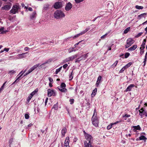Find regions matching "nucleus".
Instances as JSON below:
<instances>
[{
  "label": "nucleus",
  "instance_id": "1",
  "mask_svg": "<svg viewBox=\"0 0 147 147\" xmlns=\"http://www.w3.org/2000/svg\"><path fill=\"white\" fill-rule=\"evenodd\" d=\"M83 132L86 139L84 142V147H93L92 144L93 140L92 136L86 133L84 130Z\"/></svg>",
  "mask_w": 147,
  "mask_h": 147
},
{
  "label": "nucleus",
  "instance_id": "2",
  "mask_svg": "<svg viewBox=\"0 0 147 147\" xmlns=\"http://www.w3.org/2000/svg\"><path fill=\"white\" fill-rule=\"evenodd\" d=\"M54 16L57 19H60L65 16V15L64 12L61 10H56L54 13Z\"/></svg>",
  "mask_w": 147,
  "mask_h": 147
},
{
  "label": "nucleus",
  "instance_id": "3",
  "mask_svg": "<svg viewBox=\"0 0 147 147\" xmlns=\"http://www.w3.org/2000/svg\"><path fill=\"white\" fill-rule=\"evenodd\" d=\"M91 121L93 125L96 127H98V126L99 120L97 116H92Z\"/></svg>",
  "mask_w": 147,
  "mask_h": 147
},
{
  "label": "nucleus",
  "instance_id": "4",
  "mask_svg": "<svg viewBox=\"0 0 147 147\" xmlns=\"http://www.w3.org/2000/svg\"><path fill=\"white\" fill-rule=\"evenodd\" d=\"M19 8V6L17 5H13L12 9L10 11V13L13 14H15L18 12V10Z\"/></svg>",
  "mask_w": 147,
  "mask_h": 147
},
{
  "label": "nucleus",
  "instance_id": "5",
  "mask_svg": "<svg viewBox=\"0 0 147 147\" xmlns=\"http://www.w3.org/2000/svg\"><path fill=\"white\" fill-rule=\"evenodd\" d=\"M56 94L53 90L50 89L48 90L47 95L48 97H50L51 96H55Z\"/></svg>",
  "mask_w": 147,
  "mask_h": 147
},
{
  "label": "nucleus",
  "instance_id": "6",
  "mask_svg": "<svg viewBox=\"0 0 147 147\" xmlns=\"http://www.w3.org/2000/svg\"><path fill=\"white\" fill-rule=\"evenodd\" d=\"M62 6V3L61 2H56L53 5V7L55 9H59Z\"/></svg>",
  "mask_w": 147,
  "mask_h": 147
},
{
  "label": "nucleus",
  "instance_id": "7",
  "mask_svg": "<svg viewBox=\"0 0 147 147\" xmlns=\"http://www.w3.org/2000/svg\"><path fill=\"white\" fill-rule=\"evenodd\" d=\"M77 57V55H74L71 56L70 57H69L66 59L64 60L65 62H67L69 61H72L73 59L76 58Z\"/></svg>",
  "mask_w": 147,
  "mask_h": 147
},
{
  "label": "nucleus",
  "instance_id": "8",
  "mask_svg": "<svg viewBox=\"0 0 147 147\" xmlns=\"http://www.w3.org/2000/svg\"><path fill=\"white\" fill-rule=\"evenodd\" d=\"M139 111V115L142 117V118L143 116H145L147 117V113L143 109V108H142L140 109V110Z\"/></svg>",
  "mask_w": 147,
  "mask_h": 147
},
{
  "label": "nucleus",
  "instance_id": "9",
  "mask_svg": "<svg viewBox=\"0 0 147 147\" xmlns=\"http://www.w3.org/2000/svg\"><path fill=\"white\" fill-rule=\"evenodd\" d=\"M26 70H25L23 72H22V71H21V72L19 74L18 76L20 75V74H21L18 77L16 80H15V81L12 84H15L16 82H18L21 79V77L23 75L24 73L26 72Z\"/></svg>",
  "mask_w": 147,
  "mask_h": 147
},
{
  "label": "nucleus",
  "instance_id": "10",
  "mask_svg": "<svg viewBox=\"0 0 147 147\" xmlns=\"http://www.w3.org/2000/svg\"><path fill=\"white\" fill-rule=\"evenodd\" d=\"M72 7V4L70 2H68L66 5L65 9L67 11H69L71 9Z\"/></svg>",
  "mask_w": 147,
  "mask_h": 147
},
{
  "label": "nucleus",
  "instance_id": "11",
  "mask_svg": "<svg viewBox=\"0 0 147 147\" xmlns=\"http://www.w3.org/2000/svg\"><path fill=\"white\" fill-rule=\"evenodd\" d=\"M38 89H36V90H35L33 92L31 93L30 94V96L28 98V102H29V100L32 98L33 96L36 93L38 92Z\"/></svg>",
  "mask_w": 147,
  "mask_h": 147
},
{
  "label": "nucleus",
  "instance_id": "12",
  "mask_svg": "<svg viewBox=\"0 0 147 147\" xmlns=\"http://www.w3.org/2000/svg\"><path fill=\"white\" fill-rule=\"evenodd\" d=\"M40 65V64H37L36 65H34L31 68H30L29 70H28V74L32 72L35 69H36L38 66Z\"/></svg>",
  "mask_w": 147,
  "mask_h": 147
},
{
  "label": "nucleus",
  "instance_id": "13",
  "mask_svg": "<svg viewBox=\"0 0 147 147\" xmlns=\"http://www.w3.org/2000/svg\"><path fill=\"white\" fill-rule=\"evenodd\" d=\"M135 85L134 84H131L125 90V91L126 92L128 91H131L132 89V88L134 87Z\"/></svg>",
  "mask_w": 147,
  "mask_h": 147
},
{
  "label": "nucleus",
  "instance_id": "14",
  "mask_svg": "<svg viewBox=\"0 0 147 147\" xmlns=\"http://www.w3.org/2000/svg\"><path fill=\"white\" fill-rule=\"evenodd\" d=\"M134 42L133 39L131 38H129L127 40L126 43L127 44L131 46Z\"/></svg>",
  "mask_w": 147,
  "mask_h": 147
},
{
  "label": "nucleus",
  "instance_id": "15",
  "mask_svg": "<svg viewBox=\"0 0 147 147\" xmlns=\"http://www.w3.org/2000/svg\"><path fill=\"white\" fill-rule=\"evenodd\" d=\"M27 54V53H22L21 54H20L17 55V57L18 59H22L25 57Z\"/></svg>",
  "mask_w": 147,
  "mask_h": 147
},
{
  "label": "nucleus",
  "instance_id": "16",
  "mask_svg": "<svg viewBox=\"0 0 147 147\" xmlns=\"http://www.w3.org/2000/svg\"><path fill=\"white\" fill-rule=\"evenodd\" d=\"M67 131V129L66 127H64L62 128L61 131V134L62 137L64 136L65 135Z\"/></svg>",
  "mask_w": 147,
  "mask_h": 147
},
{
  "label": "nucleus",
  "instance_id": "17",
  "mask_svg": "<svg viewBox=\"0 0 147 147\" xmlns=\"http://www.w3.org/2000/svg\"><path fill=\"white\" fill-rule=\"evenodd\" d=\"M102 78V77L101 76H99L97 78L96 85V87H98L99 86L100 83V81Z\"/></svg>",
  "mask_w": 147,
  "mask_h": 147
},
{
  "label": "nucleus",
  "instance_id": "18",
  "mask_svg": "<svg viewBox=\"0 0 147 147\" xmlns=\"http://www.w3.org/2000/svg\"><path fill=\"white\" fill-rule=\"evenodd\" d=\"M11 8V6L9 5H6L2 7V9L3 10H9Z\"/></svg>",
  "mask_w": 147,
  "mask_h": 147
},
{
  "label": "nucleus",
  "instance_id": "19",
  "mask_svg": "<svg viewBox=\"0 0 147 147\" xmlns=\"http://www.w3.org/2000/svg\"><path fill=\"white\" fill-rule=\"evenodd\" d=\"M137 47V46L136 45H134L132 47L129 48L128 50L130 51H133Z\"/></svg>",
  "mask_w": 147,
  "mask_h": 147
},
{
  "label": "nucleus",
  "instance_id": "20",
  "mask_svg": "<svg viewBox=\"0 0 147 147\" xmlns=\"http://www.w3.org/2000/svg\"><path fill=\"white\" fill-rule=\"evenodd\" d=\"M146 39H144L142 43L141 46V47L140 48V49H144L145 48V46L146 44Z\"/></svg>",
  "mask_w": 147,
  "mask_h": 147
},
{
  "label": "nucleus",
  "instance_id": "21",
  "mask_svg": "<svg viewBox=\"0 0 147 147\" xmlns=\"http://www.w3.org/2000/svg\"><path fill=\"white\" fill-rule=\"evenodd\" d=\"M147 13H142L140 14V15H138V19H140L141 18L144 17L145 18V16L147 15Z\"/></svg>",
  "mask_w": 147,
  "mask_h": 147
},
{
  "label": "nucleus",
  "instance_id": "22",
  "mask_svg": "<svg viewBox=\"0 0 147 147\" xmlns=\"http://www.w3.org/2000/svg\"><path fill=\"white\" fill-rule=\"evenodd\" d=\"M36 12L35 11H34L30 15V19L34 20V18L36 17Z\"/></svg>",
  "mask_w": 147,
  "mask_h": 147
},
{
  "label": "nucleus",
  "instance_id": "23",
  "mask_svg": "<svg viewBox=\"0 0 147 147\" xmlns=\"http://www.w3.org/2000/svg\"><path fill=\"white\" fill-rule=\"evenodd\" d=\"M50 5L48 3H46L44 5L43 10H46L49 9V8Z\"/></svg>",
  "mask_w": 147,
  "mask_h": 147
},
{
  "label": "nucleus",
  "instance_id": "24",
  "mask_svg": "<svg viewBox=\"0 0 147 147\" xmlns=\"http://www.w3.org/2000/svg\"><path fill=\"white\" fill-rule=\"evenodd\" d=\"M57 88L62 92H66L67 91V89L65 88H61L59 86Z\"/></svg>",
  "mask_w": 147,
  "mask_h": 147
},
{
  "label": "nucleus",
  "instance_id": "25",
  "mask_svg": "<svg viewBox=\"0 0 147 147\" xmlns=\"http://www.w3.org/2000/svg\"><path fill=\"white\" fill-rule=\"evenodd\" d=\"M73 70H72L71 73L69 75V81H71L73 79Z\"/></svg>",
  "mask_w": 147,
  "mask_h": 147
},
{
  "label": "nucleus",
  "instance_id": "26",
  "mask_svg": "<svg viewBox=\"0 0 147 147\" xmlns=\"http://www.w3.org/2000/svg\"><path fill=\"white\" fill-rule=\"evenodd\" d=\"M83 34L82 32H81L80 33L76 34V35H75V36H74L73 37H72L73 38H76L77 37H79L81 35H83Z\"/></svg>",
  "mask_w": 147,
  "mask_h": 147
},
{
  "label": "nucleus",
  "instance_id": "27",
  "mask_svg": "<svg viewBox=\"0 0 147 147\" xmlns=\"http://www.w3.org/2000/svg\"><path fill=\"white\" fill-rule=\"evenodd\" d=\"M146 139L147 138L144 136H142L139 137L140 140H144V142L146 141Z\"/></svg>",
  "mask_w": 147,
  "mask_h": 147
},
{
  "label": "nucleus",
  "instance_id": "28",
  "mask_svg": "<svg viewBox=\"0 0 147 147\" xmlns=\"http://www.w3.org/2000/svg\"><path fill=\"white\" fill-rule=\"evenodd\" d=\"M83 59L82 58V56H80L78 58L76 59V60L75 63H79V62L82 60Z\"/></svg>",
  "mask_w": 147,
  "mask_h": 147
},
{
  "label": "nucleus",
  "instance_id": "29",
  "mask_svg": "<svg viewBox=\"0 0 147 147\" xmlns=\"http://www.w3.org/2000/svg\"><path fill=\"white\" fill-rule=\"evenodd\" d=\"M16 73V71H14V70H12L9 71L8 73V74L10 75H11L14 74Z\"/></svg>",
  "mask_w": 147,
  "mask_h": 147
},
{
  "label": "nucleus",
  "instance_id": "30",
  "mask_svg": "<svg viewBox=\"0 0 147 147\" xmlns=\"http://www.w3.org/2000/svg\"><path fill=\"white\" fill-rule=\"evenodd\" d=\"M90 28L89 26H88L86 28V29H85V30L82 31V33L83 34H84L85 33H86V32H87L88 31L90 30Z\"/></svg>",
  "mask_w": 147,
  "mask_h": 147
},
{
  "label": "nucleus",
  "instance_id": "31",
  "mask_svg": "<svg viewBox=\"0 0 147 147\" xmlns=\"http://www.w3.org/2000/svg\"><path fill=\"white\" fill-rule=\"evenodd\" d=\"M4 28L3 27H2L1 28H0V32H1V34H3L4 33H6V32H7V30H5V31H3L4 30Z\"/></svg>",
  "mask_w": 147,
  "mask_h": 147
},
{
  "label": "nucleus",
  "instance_id": "32",
  "mask_svg": "<svg viewBox=\"0 0 147 147\" xmlns=\"http://www.w3.org/2000/svg\"><path fill=\"white\" fill-rule=\"evenodd\" d=\"M118 63V61H116L115 63L111 66V68H114L116 66Z\"/></svg>",
  "mask_w": 147,
  "mask_h": 147
},
{
  "label": "nucleus",
  "instance_id": "33",
  "mask_svg": "<svg viewBox=\"0 0 147 147\" xmlns=\"http://www.w3.org/2000/svg\"><path fill=\"white\" fill-rule=\"evenodd\" d=\"M132 63L131 62H129L127 64L124 66V67L126 69L128 68V67H130V66L131 65Z\"/></svg>",
  "mask_w": 147,
  "mask_h": 147
},
{
  "label": "nucleus",
  "instance_id": "34",
  "mask_svg": "<svg viewBox=\"0 0 147 147\" xmlns=\"http://www.w3.org/2000/svg\"><path fill=\"white\" fill-rule=\"evenodd\" d=\"M62 68V66L60 67L59 68L57 69L56 70V71L55 72V74H57L60 71Z\"/></svg>",
  "mask_w": 147,
  "mask_h": 147
},
{
  "label": "nucleus",
  "instance_id": "35",
  "mask_svg": "<svg viewBox=\"0 0 147 147\" xmlns=\"http://www.w3.org/2000/svg\"><path fill=\"white\" fill-rule=\"evenodd\" d=\"M133 127L134 129L135 130H140L141 129V128L139 125H138L137 126H134Z\"/></svg>",
  "mask_w": 147,
  "mask_h": 147
},
{
  "label": "nucleus",
  "instance_id": "36",
  "mask_svg": "<svg viewBox=\"0 0 147 147\" xmlns=\"http://www.w3.org/2000/svg\"><path fill=\"white\" fill-rule=\"evenodd\" d=\"M58 108V105L57 103L56 104L54 105L53 108L52 109H54L55 110H57Z\"/></svg>",
  "mask_w": 147,
  "mask_h": 147
},
{
  "label": "nucleus",
  "instance_id": "37",
  "mask_svg": "<svg viewBox=\"0 0 147 147\" xmlns=\"http://www.w3.org/2000/svg\"><path fill=\"white\" fill-rule=\"evenodd\" d=\"M135 8L137 9H142L143 8V7L142 6H139L136 5L135 6Z\"/></svg>",
  "mask_w": 147,
  "mask_h": 147
},
{
  "label": "nucleus",
  "instance_id": "38",
  "mask_svg": "<svg viewBox=\"0 0 147 147\" xmlns=\"http://www.w3.org/2000/svg\"><path fill=\"white\" fill-rule=\"evenodd\" d=\"M130 29V27H128L124 30L123 33L124 34H127L129 31Z\"/></svg>",
  "mask_w": 147,
  "mask_h": 147
},
{
  "label": "nucleus",
  "instance_id": "39",
  "mask_svg": "<svg viewBox=\"0 0 147 147\" xmlns=\"http://www.w3.org/2000/svg\"><path fill=\"white\" fill-rule=\"evenodd\" d=\"M111 30H110L107 33L105 34V35L102 36L101 37V38L102 39L105 38V37L110 32Z\"/></svg>",
  "mask_w": 147,
  "mask_h": 147
},
{
  "label": "nucleus",
  "instance_id": "40",
  "mask_svg": "<svg viewBox=\"0 0 147 147\" xmlns=\"http://www.w3.org/2000/svg\"><path fill=\"white\" fill-rule=\"evenodd\" d=\"M97 91V89L96 88H95L93 91L92 93V95H95L96 94V92Z\"/></svg>",
  "mask_w": 147,
  "mask_h": 147
},
{
  "label": "nucleus",
  "instance_id": "41",
  "mask_svg": "<svg viewBox=\"0 0 147 147\" xmlns=\"http://www.w3.org/2000/svg\"><path fill=\"white\" fill-rule=\"evenodd\" d=\"M66 86V85L65 83H62L61 85L60 86H59V87H61V88H65Z\"/></svg>",
  "mask_w": 147,
  "mask_h": 147
},
{
  "label": "nucleus",
  "instance_id": "42",
  "mask_svg": "<svg viewBox=\"0 0 147 147\" xmlns=\"http://www.w3.org/2000/svg\"><path fill=\"white\" fill-rule=\"evenodd\" d=\"M126 69L125 67L124 66H123L122 69L119 71V72L120 73H123L124 71Z\"/></svg>",
  "mask_w": 147,
  "mask_h": 147
},
{
  "label": "nucleus",
  "instance_id": "43",
  "mask_svg": "<svg viewBox=\"0 0 147 147\" xmlns=\"http://www.w3.org/2000/svg\"><path fill=\"white\" fill-rule=\"evenodd\" d=\"M69 138L68 137H67L66 138L64 143H66V144L67 143H69Z\"/></svg>",
  "mask_w": 147,
  "mask_h": 147
},
{
  "label": "nucleus",
  "instance_id": "44",
  "mask_svg": "<svg viewBox=\"0 0 147 147\" xmlns=\"http://www.w3.org/2000/svg\"><path fill=\"white\" fill-rule=\"evenodd\" d=\"M130 55V53H125V58H127Z\"/></svg>",
  "mask_w": 147,
  "mask_h": 147
},
{
  "label": "nucleus",
  "instance_id": "45",
  "mask_svg": "<svg viewBox=\"0 0 147 147\" xmlns=\"http://www.w3.org/2000/svg\"><path fill=\"white\" fill-rule=\"evenodd\" d=\"M76 3H79L82 2L84 0H74Z\"/></svg>",
  "mask_w": 147,
  "mask_h": 147
},
{
  "label": "nucleus",
  "instance_id": "46",
  "mask_svg": "<svg viewBox=\"0 0 147 147\" xmlns=\"http://www.w3.org/2000/svg\"><path fill=\"white\" fill-rule=\"evenodd\" d=\"M113 125V123H111V125H108L107 127V129L108 130L110 129L112 127Z\"/></svg>",
  "mask_w": 147,
  "mask_h": 147
},
{
  "label": "nucleus",
  "instance_id": "47",
  "mask_svg": "<svg viewBox=\"0 0 147 147\" xmlns=\"http://www.w3.org/2000/svg\"><path fill=\"white\" fill-rule=\"evenodd\" d=\"M130 117V115H128V114H125L124 115H123L122 116V117L123 118H125V117Z\"/></svg>",
  "mask_w": 147,
  "mask_h": 147
},
{
  "label": "nucleus",
  "instance_id": "48",
  "mask_svg": "<svg viewBox=\"0 0 147 147\" xmlns=\"http://www.w3.org/2000/svg\"><path fill=\"white\" fill-rule=\"evenodd\" d=\"M6 82H5L3 84L2 86H1V88H0V90H3L4 89V87L6 83Z\"/></svg>",
  "mask_w": 147,
  "mask_h": 147
},
{
  "label": "nucleus",
  "instance_id": "49",
  "mask_svg": "<svg viewBox=\"0 0 147 147\" xmlns=\"http://www.w3.org/2000/svg\"><path fill=\"white\" fill-rule=\"evenodd\" d=\"M147 58H146V57H144V61L143 62V63H144V65H143L144 66H145V65L146 64V61H147Z\"/></svg>",
  "mask_w": 147,
  "mask_h": 147
},
{
  "label": "nucleus",
  "instance_id": "50",
  "mask_svg": "<svg viewBox=\"0 0 147 147\" xmlns=\"http://www.w3.org/2000/svg\"><path fill=\"white\" fill-rule=\"evenodd\" d=\"M74 48H69V50H70L71 49H72V51H69V53H70L73 51H76V50L75 49H74Z\"/></svg>",
  "mask_w": 147,
  "mask_h": 147
},
{
  "label": "nucleus",
  "instance_id": "51",
  "mask_svg": "<svg viewBox=\"0 0 147 147\" xmlns=\"http://www.w3.org/2000/svg\"><path fill=\"white\" fill-rule=\"evenodd\" d=\"M97 113H96V109H95L94 110V113L93 114V116H97Z\"/></svg>",
  "mask_w": 147,
  "mask_h": 147
},
{
  "label": "nucleus",
  "instance_id": "52",
  "mask_svg": "<svg viewBox=\"0 0 147 147\" xmlns=\"http://www.w3.org/2000/svg\"><path fill=\"white\" fill-rule=\"evenodd\" d=\"M69 102L71 104H72L74 102V100L73 99H71L69 100Z\"/></svg>",
  "mask_w": 147,
  "mask_h": 147
},
{
  "label": "nucleus",
  "instance_id": "53",
  "mask_svg": "<svg viewBox=\"0 0 147 147\" xmlns=\"http://www.w3.org/2000/svg\"><path fill=\"white\" fill-rule=\"evenodd\" d=\"M51 61H52V60H51V59H49L47 61H46V62H45L43 64H42V65H43V64H45L49 63V62H51Z\"/></svg>",
  "mask_w": 147,
  "mask_h": 147
},
{
  "label": "nucleus",
  "instance_id": "54",
  "mask_svg": "<svg viewBox=\"0 0 147 147\" xmlns=\"http://www.w3.org/2000/svg\"><path fill=\"white\" fill-rule=\"evenodd\" d=\"M140 49L141 51H140V55H142L144 54V49Z\"/></svg>",
  "mask_w": 147,
  "mask_h": 147
},
{
  "label": "nucleus",
  "instance_id": "55",
  "mask_svg": "<svg viewBox=\"0 0 147 147\" xmlns=\"http://www.w3.org/2000/svg\"><path fill=\"white\" fill-rule=\"evenodd\" d=\"M64 146L65 147H69V143H67V144L64 143Z\"/></svg>",
  "mask_w": 147,
  "mask_h": 147
},
{
  "label": "nucleus",
  "instance_id": "56",
  "mask_svg": "<svg viewBox=\"0 0 147 147\" xmlns=\"http://www.w3.org/2000/svg\"><path fill=\"white\" fill-rule=\"evenodd\" d=\"M142 32H140L136 36V37H138L140 36L142 34Z\"/></svg>",
  "mask_w": 147,
  "mask_h": 147
},
{
  "label": "nucleus",
  "instance_id": "57",
  "mask_svg": "<svg viewBox=\"0 0 147 147\" xmlns=\"http://www.w3.org/2000/svg\"><path fill=\"white\" fill-rule=\"evenodd\" d=\"M67 66H68L67 64H65L63 65V68L65 69L67 67Z\"/></svg>",
  "mask_w": 147,
  "mask_h": 147
},
{
  "label": "nucleus",
  "instance_id": "58",
  "mask_svg": "<svg viewBox=\"0 0 147 147\" xmlns=\"http://www.w3.org/2000/svg\"><path fill=\"white\" fill-rule=\"evenodd\" d=\"M81 42V41H79L76 44L74 45V48H76V46Z\"/></svg>",
  "mask_w": 147,
  "mask_h": 147
},
{
  "label": "nucleus",
  "instance_id": "59",
  "mask_svg": "<svg viewBox=\"0 0 147 147\" xmlns=\"http://www.w3.org/2000/svg\"><path fill=\"white\" fill-rule=\"evenodd\" d=\"M88 54V53H87V54H84L82 56V57H83L85 59H86V58L88 56V55H87V54Z\"/></svg>",
  "mask_w": 147,
  "mask_h": 147
},
{
  "label": "nucleus",
  "instance_id": "60",
  "mask_svg": "<svg viewBox=\"0 0 147 147\" xmlns=\"http://www.w3.org/2000/svg\"><path fill=\"white\" fill-rule=\"evenodd\" d=\"M49 81L50 82V83H51V82H53V79L51 78V77H49Z\"/></svg>",
  "mask_w": 147,
  "mask_h": 147
},
{
  "label": "nucleus",
  "instance_id": "61",
  "mask_svg": "<svg viewBox=\"0 0 147 147\" xmlns=\"http://www.w3.org/2000/svg\"><path fill=\"white\" fill-rule=\"evenodd\" d=\"M12 140H13V139H10L9 140V145H10L12 143Z\"/></svg>",
  "mask_w": 147,
  "mask_h": 147
},
{
  "label": "nucleus",
  "instance_id": "62",
  "mask_svg": "<svg viewBox=\"0 0 147 147\" xmlns=\"http://www.w3.org/2000/svg\"><path fill=\"white\" fill-rule=\"evenodd\" d=\"M34 111L35 112V113H38L39 111V109L38 108H37V112L36 111L35 109H34Z\"/></svg>",
  "mask_w": 147,
  "mask_h": 147
},
{
  "label": "nucleus",
  "instance_id": "63",
  "mask_svg": "<svg viewBox=\"0 0 147 147\" xmlns=\"http://www.w3.org/2000/svg\"><path fill=\"white\" fill-rule=\"evenodd\" d=\"M78 140V138L76 137H75L74 139V142H76Z\"/></svg>",
  "mask_w": 147,
  "mask_h": 147
},
{
  "label": "nucleus",
  "instance_id": "64",
  "mask_svg": "<svg viewBox=\"0 0 147 147\" xmlns=\"http://www.w3.org/2000/svg\"><path fill=\"white\" fill-rule=\"evenodd\" d=\"M9 48H5L4 49V51H5L6 52H8L9 51Z\"/></svg>",
  "mask_w": 147,
  "mask_h": 147
}]
</instances>
